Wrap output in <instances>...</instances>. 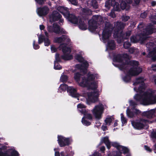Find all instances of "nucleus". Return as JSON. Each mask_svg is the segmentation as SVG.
Wrapping results in <instances>:
<instances>
[{"label":"nucleus","instance_id":"f257e3e1","mask_svg":"<svg viewBox=\"0 0 156 156\" xmlns=\"http://www.w3.org/2000/svg\"><path fill=\"white\" fill-rule=\"evenodd\" d=\"M98 77V75L95 73H89L87 76L86 75H81L79 73L75 74L74 78L79 85L82 87H87L90 89L93 92H87V97L86 98L87 103L90 105L92 103L96 102L98 95V90L97 82L94 80Z\"/></svg>","mask_w":156,"mask_h":156},{"label":"nucleus","instance_id":"f03ea898","mask_svg":"<svg viewBox=\"0 0 156 156\" xmlns=\"http://www.w3.org/2000/svg\"><path fill=\"white\" fill-rule=\"evenodd\" d=\"M128 55L126 54L122 55H118L113 59V65L121 70H126L127 75L123 78V80L128 82L130 76L138 75L142 71L141 68L138 66L139 63L135 61H129Z\"/></svg>","mask_w":156,"mask_h":156},{"label":"nucleus","instance_id":"7ed1b4c3","mask_svg":"<svg viewBox=\"0 0 156 156\" xmlns=\"http://www.w3.org/2000/svg\"><path fill=\"white\" fill-rule=\"evenodd\" d=\"M145 80L144 78L140 77L134 81L133 85L135 86L133 88L134 90L140 94H136L134 96V98L141 104L148 105L156 103V91L149 89L144 92L146 88L144 82Z\"/></svg>","mask_w":156,"mask_h":156},{"label":"nucleus","instance_id":"20e7f679","mask_svg":"<svg viewBox=\"0 0 156 156\" xmlns=\"http://www.w3.org/2000/svg\"><path fill=\"white\" fill-rule=\"evenodd\" d=\"M103 20L102 17L101 16L96 15L93 16L92 19L89 21L88 29L91 32L95 30L97 27L96 22L98 23V24H99L100 22L101 23L100 24V27L102 25H105V26L102 33V40L105 43L108 41L109 38L111 36V31L112 28V30H113L114 27L113 28L109 23L102 22V21Z\"/></svg>","mask_w":156,"mask_h":156},{"label":"nucleus","instance_id":"39448f33","mask_svg":"<svg viewBox=\"0 0 156 156\" xmlns=\"http://www.w3.org/2000/svg\"><path fill=\"white\" fill-rule=\"evenodd\" d=\"M70 41V40L69 37L66 36L56 37L54 40V42L61 44L59 48L62 49L63 53L62 57L65 60H70L73 58L72 56L70 54V49L66 46V44H68Z\"/></svg>","mask_w":156,"mask_h":156},{"label":"nucleus","instance_id":"423d86ee","mask_svg":"<svg viewBox=\"0 0 156 156\" xmlns=\"http://www.w3.org/2000/svg\"><path fill=\"white\" fill-rule=\"evenodd\" d=\"M125 24L121 22H117L114 23L113 36L115 38H118L117 41L120 43L124 40L127 39L131 34V31H128L125 34L122 33V30L124 28Z\"/></svg>","mask_w":156,"mask_h":156},{"label":"nucleus","instance_id":"0eeeda50","mask_svg":"<svg viewBox=\"0 0 156 156\" xmlns=\"http://www.w3.org/2000/svg\"><path fill=\"white\" fill-rule=\"evenodd\" d=\"M80 53V54H76L75 58L76 60L81 63V64L76 65V67L80 69L81 72H83L85 74L87 72V68L89 65L87 62L82 57V55L84 54L83 52L81 51Z\"/></svg>","mask_w":156,"mask_h":156},{"label":"nucleus","instance_id":"6e6552de","mask_svg":"<svg viewBox=\"0 0 156 156\" xmlns=\"http://www.w3.org/2000/svg\"><path fill=\"white\" fill-rule=\"evenodd\" d=\"M109 2H106L105 3V6L106 7L109 9L110 7V3L112 5H113L114 10L116 11H120L121 9L122 10L125 9L128 10L130 8V6L129 5L126 4L124 2H121L120 5L117 2H115V0H108Z\"/></svg>","mask_w":156,"mask_h":156},{"label":"nucleus","instance_id":"1a4fd4ad","mask_svg":"<svg viewBox=\"0 0 156 156\" xmlns=\"http://www.w3.org/2000/svg\"><path fill=\"white\" fill-rule=\"evenodd\" d=\"M57 9L71 23L74 24L78 23L77 19L74 15L69 14L68 9L67 8L59 6L58 7Z\"/></svg>","mask_w":156,"mask_h":156},{"label":"nucleus","instance_id":"9d476101","mask_svg":"<svg viewBox=\"0 0 156 156\" xmlns=\"http://www.w3.org/2000/svg\"><path fill=\"white\" fill-rule=\"evenodd\" d=\"M77 107L78 110L84 115V117L82 118V123L86 126L90 125V122L87 121V120L91 119L92 117L90 114L86 112L85 110V106L82 104H80L78 105Z\"/></svg>","mask_w":156,"mask_h":156},{"label":"nucleus","instance_id":"9b49d317","mask_svg":"<svg viewBox=\"0 0 156 156\" xmlns=\"http://www.w3.org/2000/svg\"><path fill=\"white\" fill-rule=\"evenodd\" d=\"M68 92H69L71 96L73 97H78L79 94L76 92V89L72 87H68L67 85L64 84H61L58 89V91L62 92L64 91L66 89Z\"/></svg>","mask_w":156,"mask_h":156},{"label":"nucleus","instance_id":"f8f14e48","mask_svg":"<svg viewBox=\"0 0 156 156\" xmlns=\"http://www.w3.org/2000/svg\"><path fill=\"white\" fill-rule=\"evenodd\" d=\"M153 28L152 27L147 28L145 30L146 32L145 34L142 35H137L135 36H132L130 39L131 42L133 43H136L138 41H141V43H143V41L146 39L145 35L150 34L152 33L153 32Z\"/></svg>","mask_w":156,"mask_h":156},{"label":"nucleus","instance_id":"ddd939ff","mask_svg":"<svg viewBox=\"0 0 156 156\" xmlns=\"http://www.w3.org/2000/svg\"><path fill=\"white\" fill-rule=\"evenodd\" d=\"M155 43H156L155 42H154L151 41L146 45L147 50L149 51L148 56L151 57L153 61H156V44H155Z\"/></svg>","mask_w":156,"mask_h":156},{"label":"nucleus","instance_id":"4468645a","mask_svg":"<svg viewBox=\"0 0 156 156\" xmlns=\"http://www.w3.org/2000/svg\"><path fill=\"white\" fill-rule=\"evenodd\" d=\"M105 107V105L101 103L95 106L92 110V112L96 119H100L101 118Z\"/></svg>","mask_w":156,"mask_h":156},{"label":"nucleus","instance_id":"2eb2a0df","mask_svg":"<svg viewBox=\"0 0 156 156\" xmlns=\"http://www.w3.org/2000/svg\"><path fill=\"white\" fill-rule=\"evenodd\" d=\"M147 120L143 119H140L135 121H132L131 123L135 129H141L143 128H147L148 126Z\"/></svg>","mask_w":156,"mask_h":156},{"label":"nucleus","instance_id":"dca6fc26","mask_svg":"<svg viewBox=\"0 0 156 156\" xmlns=\"http://www.w3.org/2000/svg\"><path fill=\"white\" fill-rule=\"evenodd\" d=\"M130 106L132 107V108H131L130 110L129 108H127L126 110V114L127 116L129 117L132 118L136 114H138L140 113V111L134 107V106L137 105V103L132 100L129 101Z\"/></svg>","mask_w":156,"mask_h":156},{"label":"nucleus","instance_id":"f3484780","mask_svg":"<svg viewBox=\"0 0 156 156\" xmlns=\"http://www.w3.org/2000/svg\"><path fill=\"white\" fill-rule=\"evenodd\" d=\"M47 30L49 32H53L57 34H66V33L64 30L55 23H54L52 27L48 26Z\"/></svg>","mask_w":156,"mask_h":156},{"label":"nucleus","instance_id":"a211bd4d","mask_svg":"<svg viewBox=\"0 0 156 156\" xmlns=\"http://www.w3.org/2000/svg\"><path fill=\"white\" fill-rule=\"evenodd\" d=\"M58 141L60 146L63 147L70 144L72 140L70 138H66L61 135H58Z\"/></svg>","mask_w":156,"mask_h":156},{"label":"nucleus","instance_id":"6ab92c4d","mask_svg":"<svg viewBox=\"0 0 156 156\" xmlns=\"http://www.w3.org/2000/svg\"><path fill=\"white\" fill-rule=\"evenodd\" d=\"M44 34L47 37L46 38H45L43 35H40L38 37V43L39 44H40L44 41V45L45 46H48L50 44V41L48 37V33L46 31H45L44 32Z\"/></svg>","mask_w":156,"mask_h":156},{"label":"nucleus","instance_id":"aec40b11","mask_svg":"<svg viewBox=\"0 0 156 156\" xmlns=\"http://www.w3.org/2000/svg\"><path fill=\"white\" fill-rule=\"evenodd\" d=\"M156 110L155 109H152L150 110L144 112L142 115L144 116L149 119H151L155 116Z\"/></svg>","mask_w":156,"mask_h":156},{"label":"nucleus","instance_id":"412c9836","mask_svg":"<svg viewBox=\"0 0 156 156\" xmlns=\"http://www.w3.org/2000/svg\"><path fill=\"white\" fill-rule=\"evenodd\" d=\"M49 9L47 7L38 8L37 9V12L38 15L40 16L47 15L49 12Z\"/></svg>","mask_w":156,"mask_h":156},{"label":"nucleus","instance_id":"4be33fe9","mask_svg":"<svg viewBox=\"0 0 156 156\" xmlns=\"http://www.w3.org/2000/svg\"><path fill=\"white\" fill-rule=\"evenodd\" d=\"M61 17V15L56 11H54L50 16V21L57 20Z\"/></svg>","mask_w":156,"mask_h":156},{"label":"nucleus","instance_id":"5701e85b","mask_svg":"<svg viewBox=\"0 0 156 156\" xmlns=\"http://www.w3.org/2000/svg\"><path fill=\"white\" fill-rule=\"evenodd\" d=\"M87 4V6L89 7H92L94 9H97L98 7V5L96 0L88 1Z\"/></svg>","mask_w":156,"mask_h":156},{"label":"nucleus","instance_id":"b1692460","mask_svg":"<svg viewBox=\"0 0 156 156\" xmlns=\"http://www.w3.org/2000/svg\"><path fill=\"white\" fill-rule=\"evenodd\" d=\"M101 142L104 143L108 149L110 148L111 143L109 141L108 136L102 138L101 140Z\"/></svg>","mask_w":156,"mask_h":156},{"label":"nucleus","instance_id":"393cba45","mask_svg":"<svg viewBox=\"0 0 156 156\" xmlns=\"http://www.w3.org/2000/svg\"><path fill=\"white\" fill-rule=\"evenodd\" d=\"M79 27L80 29L85 30L87 29V26L86 25L83 19H79Z\"/></svg>","mask_w":156,"mask_h":156},{"label":"nucleus","instance_id":"a878e982","mask_svg":"<svg viewBox=\"0 0 156 156\" xmlns=\"http://www.w3.org/2000/svg\"><path fill=\"white\" fill-rule=\"evenodd\" d=\"M107 46V48L110 49H114L115 47V44L113 41H108Z\"/></svg>","mask_w":156,"mask_h":156},{"label":"nucleus","instance_id":"bb28decb","mask_svg":"<svg viewBox=\"0 0 156 156\" xmlns=\"http://www.w3.org/2000/svg\"><path fill=\"white\" fill-rule=\"evenodd\" d=\"M119 151L121 153H126L129 151V149L127 147L121 146L119 147Z\"/></svg>","mask_w":156,"mask_h":156},{"label":"nucleus","instance_id":"cd10ccee","mask_svg":"<svg viewBox=\"0 0 156 156\" xmlns=\"http://www.w3.org/2000/svg\"><path fill=\"white\" fill-rule=\"evenodd\" d=\"M113 120V118L111 116H108L105 120L106 125L109 126Z\"/></svg>","mask_w":156,"mask_h":156},{"label":"nucleus","instance_id":"c85d7f7f","mask_svg":"<svg viewBox=\"0 0 156 156\" xmlns=\"http://www.w3.org/2000/svg\"><path fill=\"white\" fill-rule=\"evenodd\" d=\"M10 152L12 156H18L19 155L18 152L14 149H10Z\"/></svg>","mask_w":156,"mask_h":156},{"label":"nucleus","instance_id":"c756f323","mask_svg":"<svg viewBox=\"0 0 156 156\" xmlns=\"http://www.w3.org/2000/svg\"><path fill=\"white\" fill-rule=\"evenodd\" d=\"M68 79V77L63 74L61 76L60 78V81L62 82H64L66 81Z\"/></svg>","mask_w":156,"mask_h":156},{"label":"nucleus","instance_id":"7c9ffc66","mask_svg":"<svg viewBox=\"0 0 156 156\" xmlns=\"http://www.w3.org/2000/svg\"><path fill=\"white\" fill-rule=\"evenodd\" d=\"M121 120L122 121V125L126 124V123L127 120L124 117V116L122 114H121Z\"/></svg>","mask_w":156,"mask_h":156},{"label":"nucleus","instance_id":"2f4dec72","mask_svg":"<svg viewBox=\"0 0 156 156\" xmlns=\"http://www.w3.org/2000/svg\"><path fill=\"white\" fill-rule=\"evenodd\" d=\"M54 68L55 69H60L61 68V67L58 63V62L55 61Z\"/></svg>","mask_w":156,"mask_h":156},{"label":"nucleus","instance_id":"473e14b6","mask_svg":"<svg viewBox=\"0 0 156 156\" xmlns=\"http://www.w3.org/2000/svg\"><path fill=\"white\" fill-rule=\"evenodd\" d=\"M130 45V44L128 41L125 42L123 44L124 47L125 48H129Z\"/></svg>","mask_w":156,"mask_h":156},{"label":"nucleus","instance_id":"72a5a7b5","mask_svg":"<svg viewBox=\"0 0 156 156\" xmlns=\"http://www.w3.org/2000/svg\"><path fill=\"white\" fill-rule=\"evenodd\" d=\"M121 18L122 21L126 22L128 20L129 17L128 16H123Z\"/></svg>","mask_w":156,"mask_h":156},{"label":"nucleus","instance_id":"f704fd0d","mask_svg":"<svg viewBox=\"0 0 156 156\" xmlns=\"http://www.w3.org/2000/svg\"><path fill=\"white\" fill-rule=\"evenodd\" d=\"M111 145H112L114 147H115L118 150H119V147L121 146V145H119V144L116 142H113L112 143H111Z\"/></svg>","mask_w":156,"mask_h":156},{"label":"nucleus","instance_id":"c9c22d12","mask_svg":"<svg viewBox=\"0 0 156 156\" xmlns=\"http://www.w3.org/2000/svg\"><path fill=\"white\" fill-rule=\"evenodd\" d=\"M83 11L87 15H90L91 13V11L88 9H84Z\"/></svg>","mask_w":156,"mask_h":156},{"label":"nucleus","instance_id":"e433bc0d","mask_svg":"<svg viewBox=\"0 0 156 156\" xmlns=\"http://www.w3.org/2000/svg\"><path fill=\"white\" fill-rule=\"evenodd\" d=\"M38 4L40 5L43 4L46 1V0H35Z\"/></svg>","mask_w":156,"mask_h":156},{"label":"nucleus","instance_id":"4c0bfd02","mask_svg":"<svg viewBox=\"0 0 156 156\" xmlns=\"http://www.w3.org/2000/svg\"><path fill=\"white\" fill-rule=\"evenodd\" d=\"M150 19L153 23L156 24V16L152 17Z\"/></svg>","mask_w":156,"mask_h":156},{"label":"nucleus","instance_id":"58836bf2","mask_svg":"<svg viewBox=\"0 0 156 156\" xmlns=\"http://www.w3.org/2000/svg\"><path fill=\"white\" fill-rule=\"evenodd\" d=\"M144 148L146 151L149 152H151L152 151V149H151L147 145H145L144 146Z\"/></svg>","mask_w":156,"mask_h":156},{"label":"nucleus","instance_id":"ea45409f","mask_svg":"<svg viewBox=\"0 0 156 156\" xmlns=\"http://www.w3.org/2000/svg\"><path fill=\"white\" fill-rule=\"evenodd\" d=\"M55 61L56 62H58L60 61V58L59 57V55L58 54H56L55 55Z\"/></svg>","mask_w":156,"mask_h":156},{"label":"nucleus","instance_id":"a19ab883","mask_svg":"<svg viewBox=\"0 0 156 156\" xmlns=\"http://www.w3.org/2000/svg\"><path fill=\"white\" fill-rule=\"evenodd\" d=\"M35 41H34L33 43V47L35 49H37L39 48V46L37 44H35Z\"/></svg>","mask_w":156,"mask_h":156},{"label":"nucleus","instance_id":"79ce46f5","mask_svg":"<svg viewBox=\"0 0 156 156\" xmlns=\"http://www.w3.org/2000/svg\"><path fill=\"white\" fill-rule=\"evenodd\" d=\"M71 3L74 5H77V2L76 0H69Z\"/></svg>","mask_w":156,"mask_h":156},{"label":"nucleus","instance_id":"37998d69","mask_svg":"<svg viewBox=\"0 0 156 156\" xmlns=\"http://www.w3.org/2000/svg\"><path fill=\"white\" fill-rule=\"evenodd\" d=\"M147 15V12H144L141 13L140 15V17L142 18H144Z\"/></svg>","mask_w":156,"mask_h":156},{"label":"nucleus","instance_id":"c03bdc74","mask_svg":"<svg viewBox=\"0 0 156 156\" xmlns=\"http://www.w3.org/2000/svg\"><path fill=\"white\" fill-rule=\"evenodd\" d=\"M51 49L52 52L54 53L56 51V48L54 46H51Z\"/></svg>","mask_w":156,"mask_h":156},{"label":"nucleus","instance_id":"a18cd8bd","mask_svg":"<svg viewBox=\"0 0 156 156\" xmlns=\"http://www.w3.org/2000/svg\"><path fill=\"white\" fill-rule=\"evenodd\" d=\"M110 16L112 18H114L115 17V14L113 12H111L110 13Z\"/></svg>","mask_w":156,"mask_h":156},{"label":"nucleus","instance_id":"49530a36","mask_svg":"<svg viewBox=\"0 0 156 156\" xmlns=\"http://www.w3.org/2000/svg\"><path fill=\"white\" fill-rule=\"evenodd\" d=\"M151 67L153 70L156 71V64L155 65H152Z\"/></svg>","mask_w":156,"mask_h":156},{"label":"nucleus","instance_id":"de8ad7c7","mask_svg":"<svg viewBox=\"0 0 156 156\" xmlns=\"http://www.w3.org/2000/svg\"><path fill=\"white\" fill-rule=\"evenodd\" d=\"M102 129L104 131H106L107 129V127L104 125H103L101 127Z\"/></svg>","mask_w":156,"mask_h":156},{"label":"nucleus","instance_id":"09e8293b","mask_svg":"<svg viewBox=\"0 0 156 156\" xmlns=\"http://www.w3.org/2000/svg\"><path fill=\"white\" fill-rule=\"evenodd\" d=\"M44 26L43 25H41L40 26V29L41 30H43L44 29Z\"/></svg>","mask_w":156,"mask_h":156},{"label":"nucleus","instance_id":"8fccbe9b","mask_svg":"<svg viewBox=\"0 0 156 156\" xmlns=\"http://www.w3.org/2000/svg\"><path fill=\"white\" fill-rule=\"evenodd\" d=\"M143 24L142 23L140 24L138 26V28L140 29H141L143 27Z\"/></svg>","mask_w":156,"mask_h":156},{"label":"nucleus","instance_id":"3c124183","mask_svg":"<svg viewBox=\"0 0 156 156\" xmlns=\"http://www.w3.org/2000/svg\"><path fill=\"white\" fill-rule=\"evenodd\" d=\"M59 153L58 151H55V156H59Z\"/></svg>","mask_w":156,"mask_h":156},{"label":"nucleus","instance_id":"603ef678","mask_svg":"<svg viewBox=\"0 0 156 156\" xmlns=\"http://www.w3.org/2000/svg\"><path fill=\"white\" fill-rule=\"evenodd\" d=\"M105 147L104 146L101 147L100 148V150L102 151H104L105 150Z\"/></svg>","mask_w":156,"mask_h":156},{"label":"nucleus","instance_id":"864d4df0","mask_svg":"<svg viewBox=\"0 0 156 156\" xmlns=\"http://www.w3.org/2000/svg\"><path fill=\"white\" fill-rule=\"evenodd\" d=\"M134 1L135 4L136 5L138 4L139 3L140 1V0H134Z\"/></svg>","mask_w":156,"mask_h":156},{"label":"nucleus","instance_id":"5fc2aeb1","mask_svg":"<svg viewBox=\"0 0 156 156\" xmlns=\"http://www.w3.org/2000/svg\"><path fill=\"white\" fill-rule=\"evenodd\" d=\"M151 5L153 6L155 5L156 4V2L155 1H152L151 3Z\"/></svg>","mask_w":156,"mask_h":156},{"label":"nucleus","instance_id":"6e6d98bb","mask_svg":"<svg viewBox=\"0 0 156 156\" xmlns=\"http://www.w3.org/2000/svg\"><path fill=\"white\" fill-rule=\"evenodd\" d=\"M118 121L117 120H116L115 121V123H114V126L115 127L117 126Z\"/></svg>","mask_w":156,"mask_h":156},{"label":"nucleus","instance_id":"4d7b16f0","mask_svg":"<svg viewBox=\"0 0 156 156\" xmlns=\"http://www.w3.org/2000/svg\"><path fill=\"white\" fill-rule=\"evenodd\" d=\"M94 156H97L98 155H99L98 153L97 152H95L94 154Z\"/></svg>","mask_w":156,"mask_h":156},{"label":"nucleus","instance_id":"13d9d810","mask_svg":"<svg viewBox=\"0 0 156 156\" xmlns=\"http://www.w3.org/2000/svg\"><path fill=\"white\" fill-rule=\"evenodd\" d=\"M128 3H131L132 2V0H125Z\"/></svg>","mask_w":156,"mask_h":156},{"label":"nucleus","instance_id":"bf43d9fd","mask_svg":"<svg viewBox=\"0 0 156 156\" xmlns=\"http://www.w3.org/2000/svg\"><path fill=\"white\" fill-rule=\"evenodd\" d=\"M60 154L61 156H64L65 155V153L64 152L62 151L61 152Z\"/></svg>","mask_w":156,"mask_h":156},{"label":"nucleus","instance_id":"052dcab7","mask_svg":"<svg viewBox=\"0 0 156 156\" xmlns=\"http://www.w3.org/2000/svg\"><path fill=\"white\" fill-rule=\"evenodd\" d=\"M154 83H155V84L156 85V76H154Z\"/></svg>","mask_w":156,"mask_h":156},{"label":"nucleus","instance_id":"680f3d73","mask_svg":"<svg viewBox=\"0 0 156 156\" xmlns=\"http://www.w3.org/2000/svg\"><path fill=\"white\" fill-rule=\"evenodd\" d=\"M2 154V149L0 148V155Z\"/></svg>","mask_w":156,"mask_h":156},{"label":"nucleus","instance_id":"e2e57ef3","mask_svg":"<svg viewBox=\"0 0 156 156\" xmlns=\"http://www.w3.org/2000/svg\"><path fill=\"white\" fill-rule=\"evenodd\" d=\"M155 148L154 149V153H156V144L155 145Z\"/></svg>","mask_w":156,"mask_h":156},{"label":"nucleus","instance_id":"0e129e2a","mask_svg":"<svg viewBox=\"0 0 156 156\" xmlns=\"http://www.w3.org/2000/svg\"><path fill=\"white\" fill-rule=\"evenodd\" d=\"M60 21H61V22H62H62L63 21V20H62V19H60Z\"/></svg>","mask_w":156,"mask_h":156},{"label":"nucleus","instance_id":"69168bd1","mask_svg":"<svg viewBox=\"0 0 156 156\" xmlns=\"http://www.w3.org/2000/svg\"><path fill=\"white\" fill-rule=\"evenodd\" d=\"M142 54L143 55H145V52H143V53Z\"/></svg>","mask_w":156,"mask_h":156},{"label":"nucleus","instance_id":"338daca9","mask_svg":"<svg viewBox=\"0 0 156 156\" xmlns=\"http://www.w3.org/2000/svg\"><path fill=\"white\" fill-rule=\"evenodd\" d=\"M79 98L81 99H82V98H80V97L78 98V99L79 100Z\"/></svg>","mask_w":156,"mask_h":156},{"label":"nucleus","instance_id":"774afa93","mask_svg":"<svg viewBox=\"0 0 156 156\" xmlns=\"http://www.w3.org/2000/svg\"><path fill=\"white\" fill-rule=\"evenodd\" d=\"M55 150H56V149H54V150L55 151Z\"/></svg>","mask_w":156,"mask_h":156}]
</instances>
